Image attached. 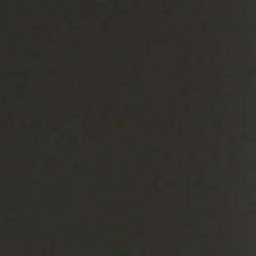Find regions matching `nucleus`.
<instances>
[{"label": "nucleus", "instance_id": "nucleus-3", "mask_svg": "<svg viewBox=\"0 0 256 256\" xmlns=\"http://www.w3.org/2000/svg\"><path fill=\"white\" fill-rule=\"evenodd\" d=\"M14 23H11V24H10V26H11L12 27H14Z\"/></svg>", "mask_w": 256, "mask_h": 256}, {"label": "nucleus", "instance_id": "nucleus-2", "mask_svg": "<svg viewBox=\"0 0 256 256\" xmlns=\"http://www.w3.org/2000/svg\"><path fill=\"white\" fill-rule=\"evenodd\" d=\"M124 255L126 256H128V252H124Z\"/></svg>", "mask_w": 256, "mask_h": 256}, {"label": "nucleus", "instance_id": "nucleus-1", "mask_svg": "<svg viewBox=\"0 0 256 256\" xmlns=\"http://www.w3.org/2000/svg\"><path fill=\"white\" fill-rule=\"evenodd\" d=\"M13 206H14V210L16 212H18L19 210H18V206L17 204H14Z\"/></svg>", "mask_w": 256, "mask_h": 256}]
</instances>
